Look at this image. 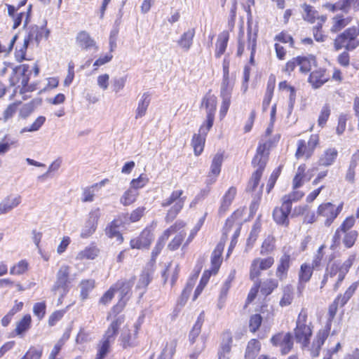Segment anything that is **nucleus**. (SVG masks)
Here are the masks:
<instances>
[{
    "mask_svg": "<svg viewBox=\"0 0 359 359\" xmlns=\"http://www.w3.org/2000/svg\"><path fill=\"white\" fill-rule=\"evenodd\" d=\"M343 206L342 202L338 205L330 202L323 203L317 208V218H319L325 226L329 227L340 214Z\"/></svg>",
    "mask_w": 359,
    "mask_h": 359,
    "instance_id": "6",
    "label": "nucleus"
},
{
    "mask_svg": "<svg viewBox=\"0 0 359 359\" xmlns=\"http://www.w3.org/2000/svg\"><path fill=\"white\" fill-rule=\"evenodd\" d=\"M330 112L331 109L329 104H326L322 107L318 119V124L320 127L323 128L325 126L329 118Z\"/></svg>",
    "mask_w": 359,
    "mask_h": 359,
    "instance_id": "58",
    "label": "nucleus"
},
{
    "mask_svg": "<svg viewBox=\"0 0 359 359\" xmlns=\"http://www.w3.org/2000/svg\"><path fill=\"white\" fill-rule=\"evenodd\" d=\"M260 350V343L257 339L250 340L247 346L245 357L246 359H255Z\"/></svg>",
    "mask_w": 359,
    "mask_h": 359,
    "instance_id": "43",
    "label": "nucleus"
},
{
    "mask_svg": "<svg viewBox=\"0 0 359 359\" xmlns=\"http://www.w3.org/2000/svg\"><path fill=\"white\" fill-rule=\"evenodd\" d=\"M183 193V191L181 189L173 191L170 196L162 202L161 205L163 207H168L173 204L168 211L165 217L167 222L174 219L182 209L186 199L185 196H182Z\"/></svg>",
    "mask_w": 359,
    "mask_h": 359,
    "instance_id": "8",
    "label": "nucleus"
},
{
    "mask_svg": "<svg viewBox=\"0 0 359 359\" xmlns=\"http://www.w3.org/2000/svg\"><path fill=\"white\" fill-rule=\"evenodd\" d=\"M98 254L99 250L96 247L90 246L80 251L77 254L76 259L81 261L84 259H94Z\"/></svg>",
    "mask_w": 359,
    "mask_h": 359,
    "instance_id": "42",
    "label": "nucleus"
},
{
    "mask_svg": "<svg viewBox=\"0 0 359 359\" xmlns=\"http://www.w3.org/2000/svg\"><path fill=\"white\" fill-rule=\"evenodd\" d=\"M338 155L337 150L334 148L326 149L320 156L318 163L323 166H330L333 164Z\"/></svg>",
    "mask_w": 359,
    "mask_h": 359,
    "instance_id": "30",
    "label": "nucleus"
},
{
    "mask_svg": "<svg viewBox=\"0 0 359 359\" xmlns=\"http://www.w3.org/2000/svg\"><path fill=\"white\" fill-rule=\"evenodd\" d=\"M100 216V208L92 210L89 213V217L86 223V226L81 232V237L86 238L90 236L97 228V221Z\"/></svg>",
    "mask_w": 359,
    "mask_h": 359,
    "instance_id": "18",
    "label": "nucleus"
},
{
    "mask_svg": "<svg viewBox=\"0 0 359 359\" xmlns=\"http://www.w3.org/2000/svg\"><path fill=\"white\" fill-rule=\"evenodd\" d=\"M260 228H261V224L259 222H256L254 224V226L250 233L249 237L247 240V245L248 246L252 247L253 245V244L255 243V242L256 241V240L258 237L259 233L260 231Z\"/></svg>",
    "mask_w": 359,
    "mask_h": 359,
    "instance_id": "62",
    "label": "nucleus"
},
{
    "mask_svg": "<svg viewBox=\"0 0 359 359\" xmlns=\"http://www.w3.org/2000/svg\"><path fill=\"white\" fill-rule=\"evenodd\" d=\"M195 35V29L194 28L189 29L184 32L177 41L178 46L184 51H188L192 44L193 39Z\"/></svg>",
    "mask_w": 359,
    "mask_h": 359,
    "instance_id": "33",
    "label": "nucleus"
},
{
    "mask_svg": "<svg viewBox=\"0 0 359 359\" xmlns=\"http://www.w3.org/2000/svg\"><path fill=\"white\" fill-rule=\"evenodd\" d=\"M149 182V178L145 174H141L137 178L130 182V188L133 190L143 188Z\"/></svg>",
    "mask_w": 359,
    "mask_h": 359,
    "instance_id": "57",
    "label": "nucleus"
},
{
    "mask_svg": "<svg viewBox=\"0 0 359 359\" xmlns=\"http://www.w3.org/2000/svg\"><path fill=\"white\" fill-rule=\"evenodd\" d=\"M175 223H182L183 226L180 228H177L175 232L171 233V235L175 234V237L168 245V248L172 251L176 250L179 248V247L182 243V241H184L186 235V233L184 231V228L186 225L185 222L183 221H177Z\"/></svg>",
    "mask_w": 359,
    "mask_h": 359,
    "instance_id": "27",
    "label": "nucleus"
},
{
    "mask_svg": "<svg viewBox=\"0 0 359 359\" xmlns=\"http://www.w3.org/2000/svg\"><path fill=\"white\" fill-rule=\"evenodd\" d=\"M355 222V219L353 216H350L346 217L344 221L341 223L340 226L337 229L333 238V244L331 245L332 248H335L340 244L341 235V232H347L350 231L349 230L354 226Z\"/></svg>",
    "mask_w": 359,
    "mask_h": 359,
    "instance_id": "21",
    "label": "nucleus"
},
{
    "mask_svg": "<svg viewBox=\"0 0 359 359\" xmlns=\"http://www.w3.org/2000/svg\"><path fill=\"white\" fill-rule=\"evenodd\" d=\"M312 323L308 320V313L306 310L302 309L298 315L296 321V327L294 332L297 342L303 346H307L310 342L312 336Z\"/></svg>",
    "mask_w": 359,
    "mask_h": 359,
    "instance_id": "3",
    "label": "nucleus"
},
{
    "mask_svg": "<svg viewBox=\"0 0 359 359\" xmlns=\"http://www.w3.org/2000/svg\"><path fill=\"white\" fill-rule=\"evenodd\" d=\"M359 29L352 27L346 29L343 33L338 35L334 39V46L337 50L346 48L347 50H352L359 46Z\"/></svg>",
    "mask_w": 359,
    "mask_h": 359,
    "instance_id": "5",
    "label": "nucleus"
},
{
    "mask_svg": "<svg viewBox=\"0 0 359 359\" xmlns=\"http://www.w3.org/2000/svg\"><path fill=\"white\" fill-rule=\"evenodd\" d=\"M123 321L124 318L122 316H119L114 320L106 330L102 341L109 344H111L112 341H114L117 334L118 330L120 326L123 324Z\"/></svg>",
    "mask_w": 359,
    "mask_h": 359,
    "instance_id": "23",
    "label": "nucleus"
},
{
    "mask_svg": "<svg viewBox=\"0 0 359 359\" xmlns=\"http://www.w3.org/2000/svg\"><path fill=\"white\" fill-rule=\"evenodd\" d=\"M109 180L107 179H104L100 181L98 183H96L86 189H84L83 192V202H92L94 200V196L102 187H104Z\"/></svg>",
    "mask_w": 359,
    "mask_h": 359,
    "instance_id": "31",
    "label": "nucleus"
},
{
    "mask_svg": "<svg viewBox=\"0 0 359 359\" xmlns=\"http://www.w3.org/2000/svg\"><path fill=\"white\" fill-rule=\"evenodd\" d=\"M121 221L118 219L113 220L106 228V234L111 238H115L116 241L121 243L123 238L120 233Z\"/></svg>",
    "mask_w": 359,
    "mask_h": 359,
    "instance_id": "29",
    "label": "nucleus"
},
{
    "mask_svg": "<svg viewBox=\"0 0 359 359\" xmlns=\"http://www.w3.org/2000/svg\"><path fill=\"white\" fill-rule=\"evenodd\" d=\"M21 196L18 195H10L0 202V215L11 212L18 207L21 203Z\"/></svg>",
    "mask_w": 359,
    "mask_h": 359,
    "instance_id": "22",
    "label": "nucleus"
},
{
    "mask_svg": "<svg viewBox=\"0 0 359 359\" xmlns=\"http://www.w3.org/2000/svg\"><path fill=\"white\" fill-rule=\"evenodd\" d=\"M266 144H260L257 148V154L252 160V164L255 168H257V169L252 173V177L248 182L246 187V191L248 192H254L257 189L258 194L262 192V185L259 187H258V186L268 159V154L266 152Z\"/></svg>",
    "mask_w": 359,
    "mask_h": 359,
    "instance_id": "1",
    "label": "nucleus"
},
{
    "mask_svg": "<svg viewBox=\"0 0 359 359\" xmlns=\"http://www.w3.org/2000/svg\"><path fill=\"white\" fill-rule=\"evenodd\" d=\"M293 290L290 286H286L283 288V294L280 300L279 304L281 307L290 305L293 301Z\"/></svg>",
    "mask_w": 359,
    "mask_h": 359,
    "instance_id": "48",
    "label": "nucleus"
},
{
    "mask_svg": "<svg viewBox=\"0 0 359 359\" xmlns=\"http://www.w3.org/2000/svg\"><path fill=\"white\" fill-rule=\"evenodd\" d=\"M50 34L49 29L45 27L32 26L29 29L28 36L24 39L23 48L26 49L29 43H35L36 46L39 45L41 40L48 39Z\"/></svg>",
    "mask_w": 359,
    "mask_h": 359,
    "instance_id": "15",
    "label": "nucleus"
},
{
    "mask_svg": "<svg viewBox=\"0 0 359 359\" xmlns=\"http://www.w3.org/2000/svg\"><path fill=\"white\" fill-rule=\"evenodd\" d=\"M278 285V283L276 279L270 278L265 280L261 287V292L264 295L270 294Z\"/></svg>",
    "mask_w": 359,
    "mask_h": 359,
    "instance_id": "52",
    "label": "nucleus"
},
{
    "mask_svg": "<svg viewBox=\"0 0 359 359\" xmlns=\"http://www.w3.org/2000/svg\"><path fill=\"white\" fill-rule=\"evenodd\" d=\"M201 326L202 322L198 320L189 333V341L193 346L191 353L189 355V359H198V355L205 349L206 338L203 336L199 337Z\"/></svg>",
    "mask_w": 359,
    "mask_h": 359,
    "instance_id": "9",
    "label": "nucleus"
},
{
    "mask_svg": "<svg viewBox=\"0 0 359 359\" xmlns=\"http://www.w3.org/2000/svg\"><path fill=\"white\" fill-rule=\"evenodd\" d=\"M319 143V137L318 135H311L309 140L306 142L305 140H299L298 142V147L296 151L297 158L306 157L309 158L313 153L314 149Z\"/></svg>",
    "mask_w": 359,
    "mask_h": 359,
    "instance_id": "14",
    "label": "nucleus"
},
{
    "mask_svg": "<svg viewBox=\"0 0 359 359\" xmlns=\"http://www.w3.org/2000/svg\"><path fill=\"white\" fill-rule=\"evenodd\" d=\"M233 86V80L230 79H223L220 88V97L222 100H231Z\"/></svg>",
    "mask_w": 359,
    "mask_h": 359,
    "instance_id": "40",
    "label": "nucleus"
},
{
    "mask_svg": "<svg viewBox=\"0 0 359 359\" xmlns=\"http://www.w3.org/2000/svg\"><path fill=\"white\" fill-rule=\"evenodd\" d=\"M327 81L325 72L322 70L311 72L309 78V81L315 88H319Z\"/></svg>",
    "mask_w": 359,
    "mask_h": 359,
    "instance_id": "41",
    "label": "nucleus"
},
{
    "mask_svg": "<svg viewBox=\"0 0 359 359\" xmlns=\"http://www.w3.org/2000/svg\"><path fill=\"white\" fill-rule=\"evenodd\" d=\"M150 103L149 95L147 93H144L140 100H139L137 107L135 110V118H140L143 117L147 112V108Z\"/></svg>",
    "mask_w": 359,
    "mask_h": 359,
    "instance_id": "39",
    "label": "nucleus"
},
{
    "mask_svg": "<svg viewBox=\"0 0 359 359\" xmlns=\"http://www.w3.org/2000/svg\"><path fill=\"white\" fill-rule=\"evenodd\" d=\"M358 287L357 283H353L345 292L343 295L338 296L334 302V304L335 307L334 309H337V306H343L348 299L353 296L356 288Z\"/></svg>",
    "mask_w": 359,
    "mask_h": 359,
    "instance_id": "37",
    "label": "nucleus"
},
{
    "mask_svg": "<svg viewBox=\"0 0 359 359\" xmlns=\"http://www.w3.org/2000/svg\"><path fill=\"white\" fill-rule=\"evenodd\" d=\"M305 165H302L297 168V173L293 179L292 187L294 189L302 187L304 181L309 180L311 179V175L307 176V174L305 173Z\"/></svg>",
    "mask_w": 359,
    "mask_h": 359,
    "instance_id": "38",
    "label": "nucleus"
},
{
    "mask_svg": "<svg viewBox=\"0 0 359 359\" xmlns=\"http://www.w3.org/2000/svg\"><path fill=\"white\" fill-rule=\"evenodd\" d=\"M275 248V239L272 236H268L262 243L260 253L267 255L273 251Z\"/></svg>",
    "mask_w": 359,
    "mask_h": 359,
    "instance_id": "54",
    "label": "nucleus"
},
{
    "mask_svg": "<svg viewBox=\"0 0 359 359\" xmlns=\"http://www.w3.org/2000/svg\"><path fill=\"white\" fill-rule=\"evenodd\" d=\"M224 160L222 153H217L212 158L210 170L207 177V184H212L216 182L220 173L221 166Z\"/></svg>",
    "mask_w": 359,
    "mask_h": 359,
    "instance_id": "20",
    "label": "nucleus"
},
{
    "mask_svg": "<svg viewBox=\"0 0 359 359\" xmlns=\"http://www.w3.org/2000/svg\"><path fill=\"white\" fill-rule=\"evenodd\" d=\"M358 161H359V151H358L353 155L349 168L347 170V172L346 175V180L351 183H353L354 182V177H355L354 169L356 166V162Z\"/></svg>",
    "mask_w": 359,
    "mask_h": 359,
    "instance_id": "51",
    "label": "nucleus"
},
{
    "mask_svg": "<svg viewBox=\"0 0 359 359\" xmlns=\"http://www.w3.org/2000/svg\"><path fill=\"white\" fill-rule=\"evenodd\" d=\"M138 191L131 188L126 191L121 197L120 202L123 205H130L133 203L138 196Z\"/></svg>",
    "mask_w": 359,
    "mask_h": 359,
    "instance_id": "46",
    "label": "nucleus"
},
{
    "mask_svg": "<svg viewBox=\"0 0 359 359\" xmlns=\"http://www.w3.org/2000/svg\"><path fill=\"white\" fill-rule=\"evenodd\" d=\"M355 259V257L353 255L350 256L346 261L343 263L339 262H335L332 263L330 266H328L327 269V273L324 276L321 282V287H323L328 278H334L336 281L334 284V289L336 290L339 287V283L344 280L346 274L348 273L350 267L353 264V262Z\"/></svg>",
    "mask_w": 359,
    "mask_h": 359,
    "instance_id": "2",
    "label": "nucleus"
},
{
    "mask_svg": "<svg viewBox=\"0 0 359 359\" xmlns=\"http://www.w3.org/2000/svg\"><path fill=\"white\" fill-rule=\"evenodd\" d=\"M153 239V235L149 230H144L140 236L135 239L131 240L130 246L132 248L143 249L147 248Z\"/></svg>",
    "mask_w": 359,
    "mask_h": 359,
    "instance_id": "24",
    "label": "nucleus"
},
{
    "mask_svg": "<svg viewBox=\"0 0 359 359\" xmlns=\"http://www.w3.org/2000/svg\"><path fill=\"white\" fill-rule=\"evenodd\" d=\"M351 20L349 18H345L343 15H337L332 18V26L331 31L337 32L348 25Z\"/></svg>",
    "mask_w": 359,
    "mask_h": 359,
    "instance_id": "44",
    "label": "nucleus"
},
{
    "mask_svg": "<svg viewBox=\"0 0 359 359\" xmlns=\"http://www.w3.org/2000/svg\"><path fill=\"white\" fill-rule=\"evenodd\" d=\"M257 32H252V25L250 22H248L247 39H244V31L243 27H241L238 36V45L236 53L237 56L240 57L243 54L245 47L246 46L247 50L250 52V62L252 65H254L255 54L257 48Z\"/></svg>",
    "mask_w": 359,
    "mask_h": 359,
    "instance_id": "4",
    "label": "nucleus"
},
{
    "mask_svg": "<svg viewBox=\"0 0 359 359\" xmlns=\"http://www.w3.org/2000/svg\"><path fill=\"white\" fill-rule=\"evenodd\" d=\"M271 341L274 346L280 347L282 354L289 353L293 346L292 335L290 332L278 333L271 339Z\"/></svg>",
    "mask_w": 359,
    "mask_h": 359,
    "instance_id": "17",
    "label": "nucleus"
},
{
    "mask_svg": "<svg viewBox=\"0 0 359 359\" xmlns=\"http://www.w3.org/2000/svg\"><path fill=\"white\" fill-rule=\"evenodd\" d=\"M290 266V255L287 252H284L278 261L276 271V276L279 280H282L287 277Z\"/></svg>",
    "mask_w": 359,
    "mask_h": 359,
    "instance_id": "25",
    "label": "nucleus"
},
{
    "mask_svg": "<svg viewBox=\"0 0 359 359\" xmlns=\"http://www.w3.org/2000/svg\"><path fill=\"white\" fill-rule=\"evenodd\" d=\"M32 322L30 315H25L19 322H18L15 332L17 334L21 335L29 330Z\"/></svg>",
    "mask_w": 359,
    "mask_h": 359,
    "instance_id": "49",
    "label": "nucleus"
},
{
    "mask_svg": "<svg viewBox=\"0 0 359 359\" xmlns=\"http://www.w3.org/2000/svg\"><path fill=\"white\" fill-rule=\"evenodd\" d=\"M46 121V117L43 116H39L34 123L29 127H25L20 130V133L22 134L25 132H35L39 130V128L43 125Z\"/></svg>",
    "mask_w": 359,
    "mask_h": 359,
    "instance_id": "60",
    "label": "nucleus"
},
{
    "mask_svg": "<svg viewBox=\"0 0 359 359\" xmlns=\"http://www.w3.org/2000/svg\"><path fill=\"white\" fill-rule=\"evenodd\" d=\"M237 193L236 188L231 187L224 194L222 200L221 205L219 209L220 213L225 212L230 205H231Z\"/></svg>",
    "mask_w": 359,
    "mask_h": 359,
    "instance_id": "34",
    "label": "nucleus"
},
{
    "mask_svg": "<svg viewBox=\"0 0 359 359\" xmlns=\"http://www.w3.org/2000/svg\"><path fill=\"white\" fill-rule=\"evenodd\" d=\"M183 226L182 223H175L172 226L163 231V234L158 238L156 246L151 252V260L155 261L156 257L163 248L166 241L168 239L172 232H175L177 228H180Z\"/></svg>",
    "mask_w": 359,
    "mask_h": 359,
    "instance_id": "19",
    "label": "nucleus"
},
{
    "mask_svg": "<svg viewBox=\"0 0 359 359\" xmlns=\"http://www.w3.org/2000/svg\"><path fill=\"white\" fill-rule=\"evenodd\" d=\"M224 343L218 353L219 359H229L228 355L231 351V344L232 342L231 337L229 332H225L223 335Z\"/></svg>",
    "mask_w": 359,
    "mask_h": 359,
    "instance_id": "36",
    "label": "nucleus"
},
{
    "mask_svg": "<svg viewBox=\"0 0 359 359\" xmlns=\"http://www.w3.org/2000/svg\"><path fill=\"white\" fill-rule=\"evenodd\" d=\"M299 66L300 72L302 73H307L311 69L313 65H316V60L313 57H298Z\"/></svg>",
    "mask_w": 359,
    "mask_h": 359,
    "instance_id": "56",
    "label": "nucleus"
},
{
    "mask_svg": "<svg viewBox=\"0 0 359 359\" xmlns=\"http://www.w3.org/2000/svg\"><path fill=\"white\" fill-rule=\"evenodd\" d=\"M229 34L226 32H224L219 36L216 45V57H219L224 54L227 46Z\"/></svg>",
    "mask_w": 359,
    "mask_h": 359,
    "instance_id": "45",
    "label": "nucleus"
},
{
    "mask_svg": "<svg viewBox=\"0 0 359 359\" xmlns=\"http://www.w3.org/2000/svg\"><path fill=\"white\" fill-rule=\"evenodd\" d=\"M134 278H131L129 280H118L114 285V287H115V291H118L120 296L118 302L113 308L114 312L118 313L125 307L126 302L130 297V290L134 285Z\"/></svg>",
    "mask_w": 359,
    "mask_h": 359,
    "instance_id": "10",
    "label": "nucleus"
},
{
    "mask_svg": "<svg viewBox=\"0 0 359 359\" xmlns=\"http://www.w3.org/2000/svg\"><path fill=\"white\" fill-rule=\"evenodd\" d=\"M27 262L25 260H21L11 269L10 273L13 275H21L27 270Z\"/></svg>",
    "mask_w": 359,
    "mask_h": 359,
    "instance_id": "63",
    "label": "nucleus"
},
{
    "mask_svg": "<svg viewBox=\"0 0 359 359\" xmlns=\"http://www.w3.org/2000/svg\"><path fill=\"white\" fill-rule=\"evenodd\" d=\"M313 268L308 264H303L300 267L299 272L298 291L301 293L304 287V284L307 283L313 273Z\"/></svg>",
    "mask_w": 359,
    "mask_h": 359,
    "instance_id": "28",
    "label": "nucleus"
},
{
    "mask_svg": "<svg viewBox=\"0 0 359 359\" xmlns=\"http://www.w3.org/2000/svg\"><path fill=\"white\" fill-rule=\"evenodd\" d=\"M206 128L207 125L203 123L198 130V133L193 135L191 146L196 156H199L203 151L206 135L211 129V128Z\"/></svg>",
    "mask_w": 359,
    "mask_h": 359,
    "instance_id": "16",
    "label": "nucleus"
},
{
    "mask_svg": "<svg viewBox=\"0 0 359 359\" xmlns=\"http://www.w3.org/2000/svg\"><path fill=\"white\" fill-rule=\"evenodd\" d=\"M217 97L210 92L208 93L202 99L201 107L205 110V119L203 124L207 125V128H212L215 120V114L217 108Z\"/></svg>",
    "mask_w": 359,
    "mask_h": 359,
    "instance_id": "11",
    "label": "nucleus"
},
{
    "mask_svg": "<svg viewBox=\"0 0 359 359\" xmlns=\"http://www.w3.org/2000/svg\"><path fill=\"white\" fill-rule=\"evenodd\" d=\"M70 267L67 265H62L60 267L57 275L56 280L53 287L54 292L59 291L61 297H63L68 291L69 283Z\"/></svg>",
    "mask_w": 359,
    "mask_h": 359,
    "instance_id": "12",
    "label": "nucleus"
},
{
    "mask_svg": "<svg viewBox=\"0 0 359 359\" xmlns=\"http://www.w3.org/2000/svg\"><path fill=\"white\" fill-rule=\"evenodd\" d=\"M224 244L219 243L214 250L211 257V271L213 273H217L222 262V254L224 250Z\"/></svg>",
    "mask_w": 359,
    "mask_h": 359,
    "instance_id": "32",
    "label": "nucleus"
},
{
    "mask_svg": "<svg viewBox=\"0 0 359 359\" xmlns=\"http://www.w3.org/2000/svg\"><path fill=\"white\" fill-rule=\"evenodd\" d=\"M304 196V193L301 191H294L292 193L285 195L282 198V202L286 205V209L288 210V206L292 208V203L298 201Z\"/></svg>",
    "mask_w": 359,
    "mask_h": 359,
    "instance_id": "47",
    "label": "nucleus"
},
{
    "mask_svg": "<svg viewBox=\"0 0 359 359\" xmlns=\"http://www.w3.org/2000/svg\"><path fill=\"white\" fill-rule=\"evenodd\" d=\"M342 233H344V237L342 239V242H343L344 245L347 248H351L354 245V243L358 238V232L355 230H351L350 231L342 232Z\"/></svg>",
    "mask_w": 359,
    "mask_h": 359,
    "instance_id": "55",
    "label": "nucleus"
},
{
    "mask_svg": "<svg viewBox=\"0 0 359 359\" xmlns=\"http://www.w3.org/2000/svg\"><path fill=\"white\" fill-rule=\"evenodd\" d=\"M29 69V65L23 64V65L18 66V67H16L15 69H14V71L15 72L16 74L19 73L22 75L21 80L18 81V83L20 82V84L22 86V88H25L27 86V85L28 84L29 77H28V75H27V73L28 72Z\"/></svg>",
    "mask_w": 359,
    "mask_h": 359,
    "instance_id": "53",
    "label": "nucleus"
},
{
    "mask_svg": "<svg viewBox=\"0 0 359 359\" xmlns=\"http://www.w3.org/2000/svg\"><path fill=\"white\" fill-rule=\"evenodd\" d=\"M235 276H236V270L233 269L230 272L227 279L223 284V285L221 288V290H220L219 296H223L224 298L226 297L227 293L231 287V284L232 281L234 280Z\"/></svg>",
    "mask_w": 359,
    "mask_h": 359,
    "instance_id": "61",
    "label": "nucleus"
},
{
    "mask_svg": "<svg viewBox=\"0 0 359 359\" xmlns=\"http://www.w3.org/2000/svg\"><path fill=\"white\" fill-rule=\"evenodd\" d=\"M274 263V259L272 257L266 258H256L252 260L250 268V278L254 280L257 279L262 271L269 269Z\"/></svg>",
    "mask_w": 359,
    "mask_h": 359,
    "instance_id": "13",
    "label": "nucleus"
},
{
    "mask_svg": "<svg viewBox=\"0 0 359 359\" xmlns=\"http://www.w3.org/2000/svg\"><path fill=\"white\" fill-rule=\"evenodd\" d=\"M81 287V295L83 299H86L88 294V292L92 290L95 287V281L94 280H82L80 283Z\"/></svg>",
    "mask_w": 359,
    "mask_h": 359,
    "instance_id": "59",
    "label": "nucleus"
},
{
    "mask_svg": "<svg viewBox=\"0 0 359 359\" xmlns=\"http://www.w3.org/2000/svg\"><path fill=\"white\" fill-rule=\"evenodd\" d=\"M291 212L290 206L286 209V205L282 202L280 208H276L273 212L275 222L278 224L287 226L289 224L288 215Z\"/></svg>",
    "mask_w": 359,
    "mask_h": 359,
    "instance_id": "26",
    "label": "nucleus"
},
{
    "mask_svg": "<svg viewBox=\"0 0 359 359\" xmlns=\"http://www.w3.org/2000/svg\"><path fill=\"white\" fill-rule=\"evenodd\" d=\"M42 348L32 346L21 359H41Z\"/></svg>",
    "mask_w": 359,
    "mask_h": 359,
    "instance_id": "64",
    "label": "nucleus"
},
{
    "mask_svg": "<svg viewBox=\"0 0 359 359\" xmlns=\"http://www.w3.org/2000/svg\"><path fill=\"white\" fill-rule=\"evenodd\" d=\"M144 317V315L140 316L137 322L131 326L126 325L123 327L120 337L123 348H128L137 346L138 332L143 323Z\"/></svg>",
    "mask_w": 359,
    "mask_h": 359,
    "instance_id": "7",
    "label": "nucleus"
},
{
    "mask_svg": "<svg viewBox=\"0 0 359 359\" xmlns=\"http://www.w3.org/2000/svg\"><path fill=\"white\" fill-rule=\"evenodd\" d=\"M76 41L78 46H79L83 49L87 50L95 46V41L86 31H81L78 33L76 37Z\"/></svg>",
    "mask_w": 359,
    "mask_h": 359,
    "instance_id": "35",
    "label": "nucleus"
},
{
    "mask_svg": "<svg viewBox=\"0 0 359 359\" xmlns=\"http://www.w3.org/2000/svg\"><path fill=\"white\" fill-rule=\"evenodd\" d=\"M330 329L329 326H326L325 328L320 330L317 333L316 337L313 341V346H316L317 349L320 348L321 346L327 338Z\"/></svg>",
    "mask_w": 359,
    "mask_h": 359,
    "instance_id": "50",
    "label": "nucleus"
}]
</instances>
